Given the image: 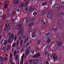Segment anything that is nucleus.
<instances>
[{
	"label": "nucleus",
	"mask_w": 64,
	"mask_h": 64,
	"mask_svg": "<svg viewBox=\"0 0 64 64\" xmlns=\"http://www.w3.org/2000/svg\"><path fill=\"white\" fill-rule=\"evenodd\" d=\"M14 34L13 33H12L10 36V37L8 39V41L9 42H12L14 40Z\"/></svg>",
	"instance_id": "1"
},
{
	"label": "nucleus",
	"mask_w": 64,
	"mask_h": 64,
	"mask_svg": "<svg viewBox=\"0 0 64 64\" xmlns=\"http://www.w3.org/2000/svg\"><path fill=\"white\" fill-rule=\"evenodd\" d=\"M8 43V40H6L5 41V40L4 39H2L1 40V44L4 45V46L6 45L7 44V43Z\"/></svg>",
	"instance_id": "2"
},
{
	"label": "nucleus",
	"mask_w": 64,
	"mask_h": 64,
	"mask_svg": "<svg viewBox=\"0 0 64 64\" xmlns=\"http://www.w3.org/2000/svg\"><path fill=\"white\" fill-rule=\"evenodd\" d=\"M25 55V54H23L21 58V60H22V61L20 62V64H23V61H24V56Z\"/></svg>",
	"instance_id": "3"
},
{
	"label": "nucleus",
	"mask_w": 64,
	"mask_h": 64,
	"mask_svg": "<svg viewBox=\"0 0 64 64\" xmlns=\"http://www.w3.org/2000/svg\"><path fill=\"white\" fill-rule=\"evenodd\" d=\"M10 28V27L9 26H5L4 31H6V30H7V31H8V30H9Z\"/></svg>",
	"instance_id": "4"
},
{
	"label": "nucleus",
	"mask_w": 64,
	"mask_h": 64,
	"mask_svg": "<svg viewBox=\"0 0 64 64\" xmlns=\"http://www.w3.org/2000/svg\"><path fill=\"white\" fill-rule=\"evenodd\" d=\"M40 55L41 54H40L38 53L35 55L32 56V57H33V58H38V57H39Z\"/></svg>",
	"instance_id": "5"
},
{
	"label": "nucleus",
	"mask_w": 64,
	"mask_h": 64,
	"mask_svg": "<svg viewBox=\"0 0 64 64\" xmlns=\"http://www.w3.org/2000/svg\"><path fill=\"white\" fill-rule=\"evenodd\" d=\"M30 47H28L27 49V50H26V54L27 55H28V54H29V51H30Z\"/></svg>",
	"instance_id": "6"
},
{
	"label": "nucleus",
	"mask_w": 64,
	"mask_h": 64,
	"mask_svg": "<svg viewBox=\"0 0 64 64\" xmlns=\"http://www.w3.org/2000/svg\"><path fill=\"white\" fill-rule=\"evenodd\" d=\"M52 55H53V56H54V57L53 58L54 59V60H57V56L55 55L54 53L53 54H52Z\"/></svg>",
	"instance_id": "7"
},
{
	"label": "nucleus",
	"mask_w": 64,
	"mask_h": 64,
	"mask_svg": "<svg viewBox=\"0 0 64 64\" xmlns=\"http://www.w3.org/2000/svg\"><path fill=\"white\" fill-rule=\"evenodd\" d=\"M21 6H18V7L19 8H18V9H19L20 8H21V6L22 7H23L24 6V4H23V3H22L20 4Z\"/></svg>",
	"instance_id": "8"
},
{
	"label": "nucleus",
	"mask_w": 64,
	"mask_h": 64,
	"mask_svg": "<svg viewBox=\"0 0 64 64\" xmlns=\"http://www.w3.org/2000/svg\"><path fill=\"white\" fill-rule=\"evenodd\" d=\"M36 32V30H34L33 31V32H32V38H34V37L35 36V32Z\"/></svg>",
	"instance_id": "9"
},
{
	"label": "nucleus",
	"mask_w": 64,
	"mask_h": 64,
	"mask_svg": "<svg viewBox=\"0 0 64 64\" xmlns=\"http://www.w3.org/2000/svg\"><path fill=\"white\" fill-rule=\"evenodd\" d=\"M38 59H36L33 62L34 64H37L38 63Z\"/></svg>",
	"instance_id": "10"
},
{
	"label": "nucleus",
	"mask_w": 64,
	"mask_h": 64,
	"mask_svg": "<svg viewBox=\"0 0 64 64\" xmlns=\"http://www.w3.org/2000/svg\"><path fill=\"white\" fill-rule=\"evenodd\" d=\"M13 2L14 4H18L19 3V2L18 0H14L13 1Z\"/></svg>",
	"instance_id": "11"
},
{
	"label": "nucleus",
	"mask_w": 64,
	"mask_h": 64,
	"mask_svg": "<svg viewBox=\"0 0 64 64\" xmlns=\"http://www.w3.org/2000/svg\"><path fill=\"white\" fill-rule=\"evenodd\" d=\"M50 40H51V38H48L47 40L46 41V43H49V42H50Z\"/></svg>",
	"instance_id": "12"
},
{
	"label": "nucleus",
	"mask_w": 64,
	"mask_h": 64,
	"mask_svg": "<svg viewBox=\"0 0 64 64\" xmlns=\"http://www.w3.org/2000/svg\"><path fill=\"white\" fill-rule=\"evenodd\" d=\"M47 17L48 18H51L52 17V16L51 15V14L49 13L47 16Z\"/></svg>",
	"instance_id": "13"
},
{
	"label": "nucleus",
	"mask_w": 64,
	"mask_h": 64,
	"mask_svg": "<svg viewBox=\"0 0 64 64\" xmlns=\"http://www.w3.org/2000/svg\"><path fill=\"white\" fill-rule=\"evenodd\" d=\"M28 39L29 38L28 37H26V38L25 39V40L24 41V44H26V42L28 40Z\"/></svg>",
	"instance_id": "14"
},
{
	"label": "nucleus",
	"mask_w": 64,
	"mask_h": 64,
	"mask_svg": "<svg viewBox=\"0 0 64 64\" xmlns=\"http://www.w3.org/2000/svg\"><path fill=\"white\" fill-rule=\"evenodd\" d=\"M46 12H47V11L46 10H44L43 12H42L41 13V14H46Z\"/></svg>",
	"instance_id": "15"
},
{
	"label": "nucleus",
	"mask_w": 64,
	"mask_h": 64,
	"mask_svg": "<svg viewBox=\"0 0 64 64\" xmlns=\"http://www.w3.org/2000/svg\"><path fill=\"white\" fill-rule=\"evenodd\" d=\"M8 4H5L4 5V8H5V9H7V8H8Z\"/></svg>",
	"instance_id": "16"
},
{
	"label": "nucleus",
	"mask_w": 64,
	"mask_h": 64,
	"mask_svg": "<svg viewBox=\"0 0 64 64\" xmlns=\"http://www.w3.org/2000/svg\"><path fill=\"white\" fill-rule=\"evenodd\" d=\"M23 43V40H20V45H21Z\"/></svg>",
	"instance_id": "17"
},
{
	"label": "nucleus",
	"mask_w": 64,
	"mask_h": 64,
	"mask_svg": "<svg viewBox=\"0 0 64 64\" xmlns=\"http://www.w3.org/2000/svg\"><path fill=\"white\" fill-rule=\"evenodd\" d=\"M11 33L10 32L8 33V34L7 37H9L11 36Z\"/></svg>",
	"instance_id": "18"
},
{
	"label": "nucleus",
	"mask_w": 64,
	"mask_h": 64,
	"mask_svg": "<svg viewBox=\"0 0 64 64\" xmlns=\"http://www.w3.org/2000/svg\"><path fill=\"white\" fill-rule=\"evenodd\" d=\"M28 4L29 1L28 0L25 3V5H26V6H28Z\"/></svg>",
	"instance_id": "19"
},
{
	"label": "nucleus",
	"mask_w": 64,
	"mask_h": 64,
	"mask_svg": "<svg viewBox=\"0 0 64 64\" xmlns=\"http://www.w3.org/2000/svg\"><path fill=\"white\" fill-rule=\"evenodd\" d=\"M3 58L1 56L0 57V62H2L3 61Z\"/></svg>",
	"instance_id": "20"
},
{
	"label": "nucleus",
	"mask_w": 64,
	"mask_h": 64,
	"mask_svg": "<svg viewBox=\"0 0 64 64\" xmlns=\"http://www.w3.org/2000/svg\"><path fill=\"white\" fill-rule=\"evenodd\" d=\"M28 61L29 63H30V64H32V59L29 60Z\"/></svg>",
	"instance_id": "21"
},
{
	"label": "nucleus",
	"mask_w": 64,
	"mask_h": 64,
	"mask_svg": "<svg viewBox=\"0 0 64 64\" xmlns=\"http://www.w3.org/2000/svg\"><path fill=\"white\" fill-rule=\"evenodd\" d=\"M16 54H17V52H16V51H14V56H16Z\"/></svg>",
	"instance_id": "22"
},
{
	"label": "nucleus",
	"mask_w": 64,
	"mask_h": 64,
	"mask_svg": "<svg viewBox=\"0 0 64 64\" xmlns=\"http://www.w3.org/2000/svg\"><path fill=\"white\" fill-rule=\"evenodd\" d=\"M58 6V4L54 5V6H52L53 8H58L57 7V6Z\"/></svg>",
	"instance_id": "23"
},
{
	"label": "nucleus",
	"mask_w": 64,
	"mask_h": 64,
	"mask_svg": "<svg viewBox=\"0 0 64 64\" xmlns=\"http://www.w3.org/2000/svg\"><path fill=\"white\" fill-rule=\"evenodd\" d=\"M25 47H24L21 50V52H23L24 51V48H25Z\"/></svg>",
	"instance_id": "24"
},
{
	"label": "nucleus",
	"mask_w": 64,
	"mask_h": 64,
	"mask_svg": "<svg viewBox=\"0 0 64 64\" xmlns=\"http://www.w3.org/2000/svg\"><path fill=\"white\" fill-rule=\"evenodd\" d=\"M56 30H57V28H52V31H55V32H56Z\"/></svg>",
	"instance_id": "25"
},
{
	"label": "nucleus",
	"mask_w": 64,
	"mask_h": 64,
	"mask_svg": "<svg viewBox=\"0 0 64 64\" xmlns=\"http://www.w3.org/2000/svg\"><path fill=\"white\" fill-rule=\"evenodd\" d=\"M19 45V40H17L16 42V46H18Z\"/></svg>",
	"instance_id": "26"
},
{
	"label": "nucleus",
	"mask_w": 64,
	"mask_h": 64,
	"mask_svg": "<svg viewBox=\"0 0 64 64\" xmlns=\"http://www.w3.org/2000/svg\"><path fill=\"white\" fill-rule=\"evenodd\" d=\"M22 28H20V30L18 32V34H20V33H21L22 32Z\"/></svg>",
	"instance_id": "27"
},
{
	"label": "nucleus",
	"mask_w": 64,
	"mask_h": 64,
	"mask_svg": "<svg viewBox=\"0 0 64 64\" xmlns=\"http://www.w3.org/2000/svg\"><path fill=\"white\" fill-rule=\"evenodd\" d=\"M13 57V54L12 53L10 54V59H11Z\"/></svg>",
	"instance_id": "28"
},
{
	"label": "nucleus",
	"mask_w": 64,
	"mask_h": 64,
	"mask_svg": "<svg viewBox=\"0 0 64 64\" xmlns=\"http://www.w3.org/2000/svg\"><path fill=\"white\" fill-rule=\"evenodd\" d=\"M9 22H7L6 23L5 26H9Z\"/></svg>",
	"instance_id": "29"
},
{
	"label": "nucleus",
	"mask_w": 64,
	"mask_h": 64,
	"mask_svg": "<svg viewBox=\"0 0 64 64\" xmlns=\"http://www.w3.org/2000/svg\"><path fill=\"white\" fill-rule=\"evenodd\" d=\"M41 23L42 24H44V19H42V20L41 21Z\"/></svg>",
	"instance_id": "30"
},
{
	"label": "nucleus",
	"mask_w": 64,
	"mask_h": 64,
	"mask_svg": "<svg viewBox=\"0 0 64 64\" xmlns=\"http://www.w3.org/2000/svg\"><path fill=\"white\" fill-rule=\"evenodd\" d=\"M46 4H47V3H46L43 2L42 4V6H44V5H46Z\"/></svg>",
	"instance_id": "31"
},
{
	"label": "nucleus",
	"mask_w": 64,
	"mask_h": 64,
	"mask_svg": "<svg viewBox=\"0 0 64 64\" xmlns=\"http://www.w3.org/2000/svg\"><path fill=\"white\" fill-rule=\"evenodd\" d=\"M32 26V22H31L28 25L29 27H31Z\"/></svg>",
	"instance_id": "32"
},
{
	"label": "nucleus",
	"mask_w": 64,
	"mask_h": 64,
	"mask_svg": "<svg viewBox=\"0 0 64 64\" xmlns=\"http://www.w3.org/2000/svg\"><path fill=\"white\" fill-rule=\"evenodd\" d=\"M15 46H16V42L14 43L12 45V47H15Z\"/></svg>",
	"instance_id": "33"
},
{
	"label": "nucleus",
	"mask_w": 64,
	"mask_h": 64,
	"mask_svg": "<svg viewBox=\"0 0 64 64\" xmlns=\"http://www.w3.org/2000/svg\"><path fill=\"white\" fill-rule=\"evenodd\" d=\"M36 14L37 12H34L33 14V15L34 16H35V15H36Z\"/></svg>",
	"instance_id": "34"
},
{
	"label": "nucleus",
	"mask_w": 64,
	"mask_h": 64,
	"mask_svg": "<svg viewBox=\"0 0 64 64\" xmlns=\"http://www.w3.org/2000/svg\"><path fill=\"white\" fill-rule=\"evenodd\" d=\"M49 35V34L48 33L47 34H46L45 35V36L46 37H47Z\"/></svg>",
	"instance_id": "35"
},
{
	"label": "nucleus",
	"mask_w": 64,
	"mask_h": 64,
	"mask_svg": "<svg viewBox=\"0 0 64 64\" xmlns=\"http://www.w3.org/2000/svg\"><path fill=\"white\" fill-rule=\"evenodd\" d=\"M17 35H16L14 36V40H15V41H16V40H17Z\"/></svg>",
	"instance_id": "36"
},
{
	"label": "nucleus",
	"mask_w": 64,
	"mask_h": 64,
	"mask_svg": "<svg viewBox=\"0 0 64 64\" xmlns=\"http://www.w3.org/2000/svg\"><path fill=\"white\" fill-rule=\"evenodd\" d=\"M51 53H48L47 55V57H49V56H50L51 55Z\"/></svg>",
	"instance_id": "37"
},
{
	"label": "nucleus",
	"mask_w": 64,
	"mask_h": 64,
	"mask_svg": "<svg viewBox=\"0 0 64 64\" xmlns=\"http://www.w3.org/2000/svg\"><path fill=\"white\" fill-rule=\"evenodd\" d=\"M22 24H21L20 26V27H19L18 28V30H19V29H20V28H21V27L22 26Z\"/></svg>",
	"instance_id": "38"
},
{
	"label": "nucleus",
	"mask_w": 64,
	"mask_h": 64,
	"mask_svg": "<svg viewBox=\"0 0 64 64\" xmlns=\"http://www.w3.org/2000/svg\"><path fill=\"white\" fill-rule=\"evenodd\" d=\"M18 59V55H17L16 56V59L17 60Z\"/></svg>",
	"instance_id": "39"
},
{
	"label": "nucleus",
	"mask_w": 64,
	"mask_h": 64,
	"mask_svg": "<svg viewBox=\"0 0 64 64\" xmlns=\"http://www.w3.org/2000/svg\"><path fill=\"white\" fill-rule=\"evenodd\" d=\"M26 19L28 21H29L30 20V18H27Z\"/></svg>",
	"instance_id": "40"
},
{
	"label": "nucleus",
	"mask_w": 64,
	"mask_h": 64,
	"mask_svg": "<svg viewBox=\"0 0 64 64\" xmlns=\"http://www.w3.org/2000/svg\"><path fill=\"white\" fill-rule=\"evenodd\" d=\"M5 49H6V48H5V47H4L2 48V50L3 51H4L5 50Z\"/></svg>",
	"instance_id": "41"
},
{
	"label": "nucleus",
	"mask_w": 64,
	"mask_h": 64,
	"mask_svg": "<svg viewBox=\"0 0 64 64\" xmlns=\"http://www.w3.org/2000/svg\"><path fill=\"white\" fill-rule=\"evenodd\" d=\"M10 46H8V48L6 49V50H9V49H10Z\"/></svg>",
	"instance_id": "42"
},
{
	"label": "nucleus",
	"mask_w": 64,
	"mask_h": 64,
	"mask_svg": "<svg viewBox=\"0 0 64 64\" xmlns=\"http://www.w3.org/2000/svg\"><path fill=\"white\" fill-rule=\"evenodd\" d=\"M20 24L19 23H18L16 25V26H17L18 27L20 26Z\"/></svg>",
	"instance_id": "43"
},
{
	"label": "nucleus",
	"mask_w": 64,
	"mask_h": 64,
	"mask_svg": "<svg viewBox=\"0 0 64 64\" xmlns=\"http://www.w3.org/2000/svg\"><path fill=\"white\" fill-rule=\"evenodd\" d=\"M61 7V5L60 4H58V6L57 7L58 8H60Z\"/></svg>",
	"instance_id": "44"
},
{
	"label": "nucleus",
	"mask_w": 64,
	"mask_h": 64,
	"mask_svg": "<svg viewBox=\"0 0 64 64\" xmlns=\"http://www.w3.org/2000/svg\"><path fill=\"white\" fill-rule=\"evenodd\" d=\"M18 28V27H17L16 26H14V28L15 29H17Z\"/></svg>",
	"instance_id": "45"
},
{
	"label": "nucleus",
	"mask_w": 64,
	"mask_h": 64,
	"mask_svg": "<svg viewBox=\"0 0 64 64\" xmlns=\"http://www.w3.org/2000/svg\"><path fill=\"white\" fill-rule=\"evenodd\" d=\"M32 10V8H30L29 11H31Z\"/></svg>",
	"instance_id": "46"
},
{
	"label": "nucleus",
	"mask_w": 64,
	"mask_h": 64,
	"mask_svg": "<svg viewBox=\"0 0 64 64\" xmlns=\"http://www.w3.org/2000/svg\"><path fill=\"white\" fill-rule=\"evenodd\" d=\"M28 22H29L28 20H27L26 19V20L25 22L26 23H28Z\"/></svg>",
	"instance_id": "47"
},
{
	"label": "nucleus",
	"mask_w": 64,
	"mask_h": 64,
	"mask_svg": "<svg viewBox=\"0 0 64 64\" xmlns=\"http://www.w3.org/2000/svg\"><path fill=\"white\" fill-rule=\"evenodd\" d=\"M6 14L5 15L3 16V18L4 20L5 19V17H6Z\"/></svg>",
	"instance_id": "48"
},
{
	"label": "nucleus",
	"mask_w": 64,
	"mask_h": 64,
	"mask_svg": "<svg viewBox=\"0 0 64 64\" xmlns=\"http://www.w3.org/2000/svg\"><path fill=\"white\" fill-rule=\"evenodd\" d=\"M26 36L25 35H24V36H23V39H24L25 38V37H26Z\"/></svg>",
	"instance_id": "49"
},
{
	"label": "nucleus",
	"mask_w": 64,
	"mask_h": 64,
	"mask_svg": "<svg viewBox=\"0 0 64 64\" xmlns=\"http://www.w3.org/2000/svg\"><path fill=\"white\" fill-rule=\"evenodd\" d=\"M29 43L28 42L27 43V44H26V46H27V47H28V45H29Z\"/></svg>",
	"instance_id": "50"
},
{
	"label": "nucleus",
	"mask_w": 64,
	"mask_h": 64,
	"mask_svg": "<svg viewBox=\"0 0 64 64\" xmlns=\"http://www.w3.org/2000/svg\"><path fill=\"white\" fill-rule=\"evenodd\" d=\"M24 31H23L22 32H21V35L22 36L23 35V32Z\"/></svg>",
	"instance_id": "51"
},
{
	"label": "nucleus",
	"mask_w": 64,
	"mask_h": 64,
	"mask_svg": "<svg viewBox=\"0 0 64 64\" xmlns=\"http://www.w3.org/2000/svg\"><path fill=\"white\" fill-rule=\"evenodd\" d=\"M13 58H12L10 60V61L11 62H12L13 61Z\"/></svg>",
	"instance_id": "52"
},
{
	"label": "nucleus",
	"mask_w": 64,
	"mask_h": 64,
	"mask_svg": "<svg viewBox=\"0 0 64 64\" xmlns=\"http://www.w3.org/2000/svg\"><path fill=\"white\" fill-rule=\"evenodd\" d=\"M29 31H32V28H31L29 30Z\"/></svg>",
	"instance_id": "53"
},
{
	"label": "nucleus",
	"mask_w": 64,
	"mask_h": 64,
	"mask_svg": "<svg viewBox=\"0 0 64 64\" xmlns=\"http://www.w3.org/2000/svg\"><path fill=\"white\" fill-rule=\"evenodd\" d=\"M45 64H49L48 62V61H46L45 62Z\"/></svg>",
	"instance_id": "54"
},
{
	"label": "nucleus",
	"mask_w": 64,
	"mask_h": 64,
	"mask_svg": "<svg viewBox=\"0 0 64 64\" xmlns=\"http://www.w3.org/2000/svg\"><path fill=\"white\" fill-rule=\"evenodd\" d=\"M38 35H40L41 34V33H40V32H38Z\"/></svg>",
	"instance_id": "55"
},
{
	"label": "nucleus",
	"mask_w": 64,
	"mask_h": 64,
	"mask_svg": "<svg viewBox=\"0 0 64 64\" xmlns=\"http://www.w3.org/2000/svg\"><path fill=\"white\" fill-rule=\"evenodd\" d=\"M4 60H7V57H5L4 58Z\"/></svg>",
	"instance_id": "56"
},
{
	"label": "nucleus",
	"mask_w": 64,
	"mask_h": 64,
	"mask_svg": "<svg viewBox=\"0 0 64 64\" xmlns=\"http://www.w3.org/2000/svg\"><path fill=\"white\" fill-rule=\"evenodd\" d=\"M50 5H52V2H50Z\"/></svg>",
	"instance_id": "57"
},
{
	"label": "nucleus",
	"mask_w": 64,
	"mask_h": 64,
	"mask_svg": "<svg viewBox=\"0 0 64 64\" xmlns=\"http://www.w3.org/2000/svg\"><path fill=\"white\" fill-rule=\"evenodd\" d=\"M19 41H20V40H21V37H20L19 38Z\"/></svg>",
	"instance_id": "58"
},
{
	"label": "nucleus",
	"mask_w": 64,
	"mask_h": 64,
	"mask_svg": "<svg viewBox=\"0 0 64 64\" xmlns=\"http://www.w3.org/2000/svg\"><path fill=\"white\" fill-rule=\"evenodd\" d=\"M35 53V51L33 50L32 51V54H34Z\"/></svg>",
	"instance_id": "59"
},
{
	"label": "nucleus",
	"mask_w": 64,
	"mask_h": 64,
	"mask_svg": "<svg viewBox=\"0 0 64 64\" xmlns=\"http://www.w3.org/2000/svg\"><path fill=\"white\" fill-rule=\"evenodd\" d=\"M6 3H7L8 4H9V2L8 0L6 1Z\"/></svg>",
	"instance_id": "60"
},
{
	"label": "nucleus",
	"mask_w": 64,
	"mask_h": 64,
	"mask_svg": "<svg viewBox=\"0 0 64 64\" xmlns=\"http://www.w3.org/2000/svg\"><path fill=\"white\" fill-rule=\"evenodd\" d=\"M28 8H26L25 10H26V11H27V10H28Z\"/></svg>",
	"instance_id": "61"
},
{
	"label": "nucleus",
	"mask_w": 64,
	"mask_h": 64,
	"mask_svg": "<svg viewBox=\"0 0 64 64\" xmlns=\"http://www.w3.org/2000/svg\"><path fill=\"white\" fill-rule=\"evenodd\" d=\"M48 47H48V46H46V48L47 49H48Z\"/></svg>",
	"instance_id": "62"
},
{
	"label": "nucleus",
	"mask_w": 64,
	"mask_h": 64,
	"mask_svg": "<svg viewBox=\"0 0 64 64\" xmlns=\"http://www.w3.org/2000/svg\"><path fill=\"white\" fill-rule=\"evenodd\" d=\"M25 64H28V63L27 62H26L25 63Z\"/></svg>",
	"instance_id": "63"
},
{
	"label": "nucleus",
	"mask_w": 64,
	"mask_h": 64,
	"mask_svg": "<svg viewBox=\"0 0 64 64\" xmlns=\"http://www.w3.org/2000/svg\"><path fill=\"white\" fill-rule=\"evenodd\" d=\"M38 44H39L40 43V41H38L37 42Z\"/></svg>",
	"instance_id": "64"
}]
</instances>
